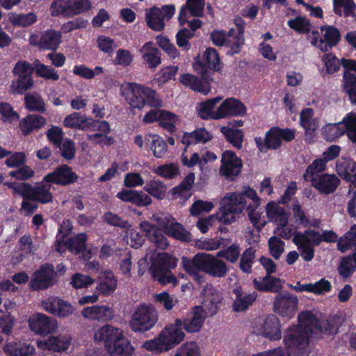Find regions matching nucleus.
Masks as SVG:
<instances>
[{
	"label": "nucleus",
	"instance_id": "nucleus-1",
	"mask_svg": "<svg viewBox=\"0 0 356 356\" xmlns=\"http://www.w3.org/2000/svg\"><path fill=\"white\" fill-rule=\"evenodd\" d=\"M298 325L290 327L286 331L284 341L289 356H305L308 354L309 332H322L323 328L311 312H302L298 315Z\"/></svg>",
	"mask_w": 356,
	"mask_h": 356
},
{
	"label": "nucleus",
	"instance_id": "nucleus-2",
	"mask_svg": "<svg viewBox=\"0 0 356 356\" xmlns=\"http://www.w3.org/2000/svg\"><path fill=\"white\" fill-rule=\"evenodd\" d=\"M181 318H177L173 323L165 326L159 336L143 343V347L149 351L163 353L178 345L185 339Z\"/></svg>",
	"mask_w": 356,
	"mask_h": 356
},
{
	"label": "nucleus",
	"instance_id": "nucleus-3",
	"mask_svg": "<svg viewBox=\"0 0 356 356\" xmlns=\"http://www.w3.org/2000/svg\"><path fill=\"white\" fill-rule=\"evenodd\" d=\"M210 254L199 253L192 259L182 258V265L187 272L201 270L214 277H224L229 270L225 261Z\"/></svg>",
	"mask_w": 356,
	"mask_h": 356
},
{
	"label": "nucleus",
	"instance_id": "nucleus-4",
	"mask_svg": "<svg viewBox=\"0 0 356 356\" xmlns=\"http://www.w3.org/2000/svg\"><path fill=\"white\" fill-rule=\"evenodd\" d=\"M158 321L155 308L147 304L138 306L133 312L129 325L135 332H144L151 330Z\"/></svg>",
	"mask_w": 356,
	"mask_h": 356
},
{
	"label": "nucleus",
	"instance_id": "nucleus-5",
	"mask_svg": "<svg viewBox=\"0 0 356 356\" xmlns=\"http://www.w3.org/2000/svg\"><path fill=\"white\" fill-rule=\"evenodd\" d=\"M321 234L314 229H306L303 232H296L293 243L300 252V256L305 261H310L314 257V245L321 243Z\"/></svg>",
	"mask_w": 356,
	"mask_h": 356
},
{
	"label": "nucleus",
	"instance_id": "nucleus-6",
	"mask_svg": "<svg viewBox=\"0 0 356 356\" xmlns=\"http://www.w3.org/2000/svg\"><path fill=\"white\" fill-rule=\"evenodd\" d=\"M91 6L90 0H55L51 5V14L52 16L71 17L87 12Z\"/></svg>",
	"mask_w": 356,
	"mask_h": 356
},
{
	"label": "nucleus",
	"instance_id": "nucleus-7",
	"mask_svg": "<svg viewBox=\"0 0 356 356\" xmlns=\"http://www.w3.org/2000/svg\"><path fill=\"white\" fill-rule=\"evenodd\" d=\"M40 306L47 313L63 319L69 318L74 312L70 302L56 296L42 300Z\"/></svg>",
	"mask_w": 356,
	"mask_h": 356
},
{
	"label": "nucleus",
	"instance_id": "nucleus-8",
	"mask_svg": "<svg viewBox=\"0 0 356 356\" xmlns=\"http://www.w3.org/2000/svg\"><path fill=\"white\" fill-rule=\"evenodd\" d=\"M253 332L270 340H278L282 337L279 319L273 314L268 316L264 320L256 321L253 325Z\"/></svg>",
	"mask_w": 356,
	"mask_h": 356
},
{
	"label": "nucleus",
	"instance_id": "nucleus-9",
	"mask_svg": "<svg viewBox=\"0 0 356 356\" xmlns=\"http://www.w3.org/2000/svg\"><path fill=\"white\" fill-rule=\"evenodd\" d=\"M86 241H87V236L85 233H80L77 234L75 237L70 238L65 243H62L59 238H57L56 243V250L59 252H63L65 251V248H67V249L74 254H79L82 253L83 258L84 260H88L92 257V255L94 252L92 250H88L86 251Z\"/></svg>",
	"mask_w": 356,
	"mask_h": 356
},
{
	"label": "nucleus",
	"instance_id": "nucleus-10",
	"mask_svg": "<svg viewBox=\"0 0 356 356\" xmlns=\"http://www.w3.org/2000/svg\"><path fill=\"white\" fill-rule=\"evenodd\" d=\"M29 325L31 331L40 335L53 333L58 327L56 319L42 313L32 315L29 319Z\"/></svg>",
	"mask_w": 356,
	"mask_h": 356
},
{
	"label": "nucleus",
	"instance_id": "nucleus-11",
	"mask_svg": "<svg viewBox=\"0 0 356 356\" xmlns=\"http://www.w3.org/2000/svg\"><path fill=\"white\" fill-rule=\"evenodd\" d=\"M298 300L296 296L289 292L278 294L273 302L274 311L278 314L291 318L297 309Z\"/></svg>",
	"mask_w": 356,
	"mask_h": 356
},
{
	"label": "nucleus",
	"instance_id": "nucleus-12",
	"mask_svg": "<svg viewBox=\"0 0 356 356\" xmlns=\"http://www.w3.org/2000/svg\"><path fill=\"white\" fill-rule=\"evenodd\" d=\"M206 319L205 310L201 306H195L181 319L182 327L188 333H197L202 329Z\"/></svg>",
	"mask_w": 356,
	"mask_h": 356
},
{
	"label": "nucleus",
	"instance_id": "nucleus-13",
	"mask_svg": "<svg viewBox=\"0 0 356 356\" xmlns=\"http://www.w3.org/2000/svg\"><path fill=\"white\" fill-rule=\"evenodd\" d=\"M77 179L78 175L72 171L70 167L62 165L44 176L43 181L47 183L66 186L76 182Z\"/></svg>",
	"mask_w": 356,
	"mask_h": 356
},
{
	"label": "nucleus",
	"instance_id": "nucleus-14",
	"mask_svg": "<svg viewBox=\"0 0 356 356\" xmlns=\"http://www.w3.org/2000/svg\"><path fill=\"white\" fill-rule=\"evenodd\" d=\"M280 203L270 201L265 207V212L268 221L277 226V229L286 227L289 223V214L280 206Z\"/></svg>",
	"mask_w": 356,
	"mask_h": 356
},
{
	"label": "nucleus",
	"instance_id": "nucleus-15",
	"mask_svg": "<svg viewBox=\"0 0 356 356\" xmlns=\"http://www.w3.org/2000/svg\"><path fill=\"white\" fill-rule=\"evenodd\" d=\"M72 339V337L68 334H60L50 336L45 339L39 340L37 345L39 348L44 350L61 352L69 348Z\"/></svg>",
	"mask_w": 356,
	"mask_h": 356
},
{
	"label": "nucleus",
	"instance_id": "nucleus-16",
	"mask_svg": "<svg viewBox=\"0 0 356 356\" xmlns=\"http://www.w3.org/2000/svg\"><path fill=\"white\" fill-rule=\"evenodd\" d=\"M54 270L53 266L45 264L37 270L33 276L29 286L33 290L47 289L53 284Z\"/></svg>",
	"mask_w": 356,
	"mask_h": 356
},
{
	"label": "nucleus",
	"instance_id": "nucleus-17",
	"mask_svg": "<svg viewBox=\"0 0 356 356\" xmlns=\"http://www.w3.org/2000/svg\"><path fill=\"white\" fill-rule=\"evenodd\" d=\"M124 335V331L111 324H106L97 328L94 332V340L104 342L106 349Z\"/></svg>",
	"mask_w": 356,
	"mask_h": 356
},
{
	"label": "nucleus",
	"instance_id": "nucleus-18",
	"mask_svg": "<svg viewBox=\"0 0 356 356\" xmlns=\"http://www.w3.org/2000/svg\"><path fill=\"white\" fill-rule=\"evenodd\" d=\"M220 172L227 177L232 178L238 176L241 170V159L232 151H226L221 159Z\"/></svg>",
	"mask_w": 356,
	"mask_h": 356
},
{
	"label": "nucleus",
	"instance_id": "nucleus-19",
	"mask_svg": "<svg viewBox=\"0 0 356 356\" xmlns=\"http://www.w3.org/2000/svg\"><path fill=\"white\" fill-rule=\"evenodd\" d=\"M294 136L295 131L292 129L274 127L266 134L265 145L268 148L277 149L281 145L283 140L290 141L294 138Z\"/></svg>",
	"mask_w": 356,
	"mask_h": 356
},
{
	"label": "nucleus",
	"instance_id": "nucleus-20",
	"mask_svg": "<svg viewBox=\"0 0 356 356\" xmlns=\"http://www.w3.org/2000/svg\"><path fill=\"white\" fill-rule=\"evenodd\" d=\"M322 194L333 193L339 184L340 180L333 174H322L309 181Z\"/></svg>",
	"mask_w": 356,
	"mask_h": 356
},
{
	"label": "nucleus",
	"instance_id": "nucleus-21",
	"mask_svg": "<svg viewBox=\"0 0 356 356\" xmlns=\"http://www.w3.org/2000/svg\"><path fill=\"white\" fill-rule=\"evenodd\" d=\"M95 128H89L88 130L99 131L94 134H88L87 138L93 144L109 145L113 143V139L108 136L111 131L109 124L106 121H98L95 120Z\"/></svg>",
	"mask_w": 356,
	"mask_h": 356
},
{
	"label": "nucleus",
	"instance_id": "nucleus-22",
	"mask_svg": "<svg viewBox=\"0 0 356 356\" xmlns=\"http://www.w3.org/2000/svg\"><path fill=\"white\" fill-rule=\"evenodd\" d=\"M246 112L245 106L234 98H227L217 108L216 119H221L229 115H241Z\"/></svg>",
	"mask_w": 356,
	"mask_h": 356
},
{
	"label": "nucleus",
	"instance_id": "nucleus-23",
	"mask_svg": "<svg viewBox=\"0 0 356 356\" xmlns=\"http://www.w3.org/2000/svg\"><path fill=\"white\" fill-rule=\"evenodd\" d=\"M300 124L305 131V140L307 143L313 141L316 131L318 127V122L314 117V111L305 108L300 113Z\"/></svg>",
	"mask_w": 356,
	"mask_h": 356
},
{
	"label": "nucleus",
	"instance_id": "nucleus-24",
	"mask_svg": "<svg viewBox=\"0 0 356 356\" xmlns=\"http://www.w3.org/2000/svg\"><path fill=\"white\" fill-rule=\"evenodd\" d=\"M221 302V296L212 285L207 284L203 290L202 305L209 315L216 314Z\"/></svg>",
	"mask_w": 356,
	"mask_h": 356
},
{
	"label": "nucleus",
	"instance_id": "nucleus-25",
	"mask_svg": "<svg viewBox=\"0 0 356 356\" xmlns=\"http://www.w3.org/2000/svg\"><path fill=\"white\" fill-rule=\"evenodd\" d=\"M82 316L90 320L108 321L113 318V309L107 305H93L81 311Z\"/></svg>",
	"mask_w": 356,
	"mask_h": 356
},
{
	"label": "nucleus",
	"instance_id": "nucleus-26",
	"mask_svg": "<svg viewBox=\"0 0 356 356\" xmlns=\"http://www.w3.org/2000/svg\"><path fill=\"white\" fill-rule=\"evenodd\" d=\"M140 227L145 236L149 237L151 242L158 248L165 250L169 246V242L165 236L149 222H141Z\"/></svg>",
	"mask_w": 356,
	"mask_h": 356
},
{
	"label": "nucleus",
	"instance_id": "nucleus-27",
	"mask_svg": "<svg viewBox=\"0 0 356 356\" xmlns=\"http://www.w3.org/2000/svg\"><path fill=\"white\" fill-rule=\"evenodd\" d=\"M50 189L51 186L44 184L42 181L37 184L35 186L30 184L26 198L42 204L50 203L53 201V195Z\"/></svg>",
	"mask_w": 356,
	"mask_h": 356
},
{
	"label": "nucleus",
	"instance_id": "nucleus-28",
	"mask_svg": "<svg viewBox=\"0 0 356 356\" xmlns=\"http://www.w3.org/2000/svg\"><path fill=\"white\" fill-rule=\"evenodd\" d=\"M324 42V52L330 51L337 46L341 39L340 31L332 25H323L320 27Z\"/></svg>",
	"mask_w": 356,
	"mask_h": 356
},
{
	"label": "nucleus",
	"instance_id": "nucleus-29",
	"mask_svg": "<svg viewBox=\"0 0 356 356\" xmlns=\"http://www.w3.org/2000/svg\"><path fill=\"white\" fill-rule=\"evenodd\" d=\"M95 120L82 115L79 113H73L68 115L63 120L65 127L77 129L80 130L87 131L89 128H95Z\"/></svg>",
	"mask_w": 356,
	"mask_h": 356
},
{
	"label": "nucleus",
	"instance_id": "nucleus-30",
	"mask_svg": "<svg viewBox=\"0 0 356 356\" xmlns=\"http://www.w3.org/2000/svg\"><path fill=\"white\" fill-rule=\"evenodd\" d=\"M338 175L343 179L356 184V162L351 159H341L336 165Z\"/></svg>",
	"mask_w": 356,
	"mask_h": 356
},
{
	"label": "nucleus",
	"instance_id": "nucleus-31",
	"mask_svg": "<svg viewBox=\"0 0 356 356\" xmlns=\"http://www.w3.org/2000/svg\"><path fill=\"white\" fill-rule=\"evenodd\" d=\"M3 350L7 356H33L35 351L33 346L17 341L6 343Z\"/></svg>",
	"mask_w": 356,
	"mask_h": 356
},
{
	"label": "nucleus",
	"instance_id": "nucleus-32",
	"mask_svg": "<svg viewBox=\"0 0 356 356\" xmlns=\"http://www.w3.org/2000/svg\"><path fill=\"white\" fill-rule=\"evenodd\" d=\"M111 356H131L134 349L129 340L123 335L120 339L106 348Z\"/></svg>",
	"mask_w": 356,
	"mask_h": 356
},
{
	"label": "nucleus",
	"instance_id": "nucleus-33",
	"mask_svg": "<svg viewBox=\"0 0 356 356\" xmlns=\"http://www.w3.org/2000/svg\"><path fill=\"white\" fill-rule=\"evenodd\" d=\"M46 124V120L42 116L36 115H28L22 118L19 123L20 130L24 135H29L31 132L38 130Z\"/></svg>",
	"mask_w": 356,
	"mask_h": 356
},
{
	"label": "nucleus",
	"instance_id": "nucleus-34",
	"mask_svg": "<svg viewBox=\"0 0 356 356\" xmlns=\"http://www.w3.org/2000/svg\"><path fill=\"white\" fill-rule=\"evenodd\" d=\"M62 35L60 31L47 29L41 33L42 49L56 51L61 43Z\"/></svg>",
	"mask_w": 356,
	"mask_h": 356
},
{
	"label": "nucleus",
	"instance_id": "nucleus-35",
	"mask_svg": "<svg viewBox=\"0 0 356 356\" xmlns=\"http://www.w3.org/2000/svg\"><path fill=\"white\" fill-rule=\"evenodd\" d=\"M143 58L151 69L156 68L161 63L160 51L154 46L152 42H147L143 46Z\"/></svg>",
	"mask_w": 356,
	"mask_h": 356
},
{
	"label": "nucleus",
	"instance_id": "nucleus-36",
	"mask_svg": "<svg viewBox=\"0 0 356 356\" xmlns=\"http://www.w3.org/2000/svg\"><path fill=\"white\" fill-rule=\"evenodd\" d=\"M234 292L236 294V299L233 303V309L235 312H243L247 309L257 298L256 292L243 293L241 289H235Z\"/></svg>",
	"mask_w": 356,
	"mask_h": 356
},
{
	"label": "nucleus",
	"instance_id": "nucleus-37",
	"mask_svg": "<svg viewBox=\"0 0 356 356\" xmlns=\"http://www.w3.org/2000/svg\"><path fill=\"white\" fill-rule=\"evenodd\" d=\"M221 204H225L227 207L232 210H236V212L241 213L247 207V202L241 193H227L222 199Z\"/></svg>",
	"mask_w": 356,
	"mask_h": 356
},
{
	"label": "nucleus",
	"instance_id": "nucleus-38",
	"mask_svg": "<svg viewBox=\"0 0 356 356\" xmlns=\"http://www.w3.org/2000/svg\"><path fill=\"white\" fill-rule=\"evenodd\" d=\"M195 175L189 173L182 182L172 189V195L174 199L186 200L191 196V190L194 184Z\"/></svg>",
	"mask_w": 356,
	"mask_h": 356
},
{
	"label": "nucleus",
	"instance_id": "nucleus-39",
	"mask_svg": "<svg viewBox=\"0 0 356 356\" xmlns=\"http://www.w3.org/2000/svg\"><path fill=\"white\" fill-rule=\"evenodd\" d=\"M145 143L149 145L154 156L162 158L167 152L168 146L163 139L156 134H147L145 136Z\"/></svg>",
	"mask_w": 356,
	"mask_h": 356
},
{
	"label": "nucleus",
	"instance_id": "nucleus-40",
	"mask_svg": "<svg viewBox=\"0 0 356 356\" xmlns=\"http://www.w3.org/2000/svg\"><path fill=\"white\" fill-rule=\"evenodd\" d=\"M165 234L170 237L173 238L181 242H189L192 241V236L190 232L186 230L184 227L174 218Z\"/></svg>",
	"mask_w": 356,
	"mask_h": 356
},
{
	"label": "nucleus",
	"instance_id": "nucleus-41",
	"mask_svg": "<svg viewBox=\"0 0 356 356\" xmlns=\"http://www.w3.org/2000/svg\"><path fill=\"white\" fill-rule=\"evenodd\" d=\"M105 275L96 286V292L105 296L112 294L117 289V280L111 272H104Z\"/></svg>",
	"mask_w": 356,
	"mask_h": 356
},
{
	"label": "nucleus",
	"instance_id": "nucleus-42",
	"mask_svg": "<svg viewBox=\"0 0 356 356\" xmlns=\"http://www.w3.org/2000/svg\"><path fill=\"white\" fill-rule=\"evenodd\" d=\"M204 62L199 61L198 65L202 68H208L215 71H219L221 69V63L216 49L209 47L204 53Z\"/></svg>",
	"mask_w": 356,
	"mask_h": 356
},
{
	"label": "nucleus",
	"instance_id": "nucleus-43",
	"mask_svg": "<svg viewBox=\"0 0 356 356\" xmlns=\"http://www.w3.org/2000/svg\"><path fill=\"white\" fill-rule=\"evenodd\" d=\"M167 186L159 179H152L147 181L143 190L150 197H153L157 200H163L166 196Z\"/></svg>",
	"mask_w": 356,
	"mask_h": 356
},
{
	"label": "nucleus",
	"instance_id": "nucleus-44",
	"mask_svg": "<svg viewBox=\"0 0 356 356\" xmlns=\"http://www.w3.org/2000/svg\"><path fill=\"white\" fill-rule=\"evenodd\" d=\"M356 4L354 0H333V10L340 17L354 16Z\"/></svg>",
	"mask_w": 356,
	"mask_h": 356
},
{
	"label": "nucleus",
	"instance_id": "nucleus-45",
	"mask_svg": "<svg viewBox=\"0 0 356 356\" xmlns=\"http://www.w3.org/2000/svg\"><path fill=\"white\" fill-rule=\"evenodd\" d=\"M221 97H217L200 103L197 107V112L200 117L204 120H217L215 118L216 115H217V109L215 111L214 107L217 103L221 101Z\"/></svg>",
	"mask_w": 356,
	"mask_h": 356
},
{
	"label": "nucleus",
	"instance_id": "nucleus-46",
	"mask_svg": "<svg viewBox=\"0 0 356 356\" xmlns=\"http://www.w3.org/2000/svg\"><path fill=\"white\" fill-rule=\"evenodd\" d=\"M146 22L148 26L154 31H161L163 29L165 23L161 10L157 7H153L146 14Z\"/></svg>",
	"mask_w": 356,
	"mask_h": 356
},
{
	"label": "nucleus",
	"instance_id": "nucleus-47",
	"mask_svg": "<svg viewBox=\"0 0 356 356\" xmlns=\"http://www.w3.org/2000/svg\"><path fill=\"white\" fill-rule=\"evenodd\" d=\"M212 135L204 128L197 129L191 133L185 134L182 138V143H206L210 141Z\"/></svg>",
	"mask_w": 356,
	"mask_h": 356
},
{
	"label": "nucleus",
	"instance_id": "nucleus-48",
	"mask_svg": "<svg viewBox=\"0 0 356 356\" xmlns=\"http://www.w3.org/2000/svg\"><path fill=\"white\" fill-rule=\"evenodd\" d=\"M9 20L13 26L28 27L38 21V17L33 12L26 14L14 13L9 16Z\"/></svg>",
	"mask_w": 356,
	"mask_h": 356
},
{
	"label": "nucleus",
	"instance_id": "nucleus-49",
	"mask_svg": "<svg viewBox=\"0 0 356 356\" xmlns=\"http://www.w3.org/2000/svg\"><path fill=\"white\" fill-rule=\"evenodd\" d=\"M35 66V72L37 76L42 78L47 81H58L60 76L58 71L53 68L51 66L46 65L41 63L39 60H35L33 62Z\"/></svg>",
	"mask_w": 356,
	"mask_h": 356
},
{
	"label": "nucleus",
	"instance_id": "nucleus-50",
	"mask_svg": "<svg viewBox=\"0 0 356 356\" xmlns=\"http://www.w3.org/2000/svg\"><path fill=\"white\" fill-rule=\"evenodd\" d=\"M245 211L250 221L256 229H261L266 225L261 206H247Z\"/></svg>",
	"mask_w": 356,
	"mask_h": 356
},
{
	"label": "nucleus",
	"instance_id": "nucleus-51",
	"mask_svg": "<svg viewBox=\"0 0 356 356\" xmlns=\"http://www.w3.org/2000/svg\"><path fill=\"white\" fill-rule=\"evenodd\" d=\"M327 161L321 156L315 159L309 166H307L303 177L305 181H309L312 179L315 178L317 176L321 175L319 174L325 170Z\"/></svg>",
	"mask_w": 356,
	"mask_h": 356
},
{
	"label": "nucleus",
	"instance_id": "nucleus-52",
	"mask_svg": "<svg viewBox=\"0 0 356 356\" xmlns=\"http://www.w3.org/2000/svg\"><path fill=\"white\" fill-rule=\"evenodd\" d=\"M122 95L134 108H141L145 104V90H123Z\"/></svg>",
	"mask_w": 356,
	"mask_h": 356
},
{
	"label": "nucleus",
	"instance_id": "nucleus-53",
	"mask_svg": "<svg viewBox=\"0 0 356 356\" xmlns=\"http://www.w3.org/2000/svg\"><path fill=\"white\" fill-rule=\"evenodd\" d=\"M156 266H157L154 264L149 268V271L154 280H157L163 285L170 283L173 284H177V280L170 271L168 270L159 269Z\"/></svg>",
	"mask_w": 356,
	"mask_h": 356
},
{
	"label": "nucleus",
	"instance_id": "nucleus-54",
	"mask_svg": "<svg viewBox=\"0 0 356 356\" xmlns=\"http://www.w3.org/2000/svg\"><path fill=\"white\" fill-rule=\"evenodd\" d=\"M342 122L338 123H329L322 128V134L327 140L332 141L345 134Z\"/></svg>",
	"mask_w": 356,
	"mask_h": 356
},
{
	"label": "nucleus",
	"instance_id": "nucleus-55",
	"mask_svg": "<svg viewBox=\"0 0 356 356\" xmlns=\"http://www.w3.org/2000/svg\"><path fill=\"white\" fill-rule=\"evenodd\" d=\"M179 70L178 66H167L162 68L159 73L155 75L153 79V85L157 84L159 87L170 80L175 79L177 72Z\"/></svg>",
	"mask_w": 356,
	"mask_h": 356
},
{
	"label": "nucleus",
	"instance_id": "nucleus-56",
	"mask_svg": "<svg viewBox=\"0 0 356 356\" xmlns=\"http://www.w3.org/2000/svg\"><path fill=\"white\" fill-rule=\"evenodd\" d=\"M343 127L348 138L356 143V113L350 112L342 120Z\"/></svg>",
	"mask_w": 356,
	"mask_h": 356
},
{
	"label": "nucleus",
	"instance_id": "nucleus-57",
	"mask_svg": "<svg viewBox=\"0 0 356 356\" xmlns=\"http://www.w3.org/2000/svg\"><path fill=\"white\" fill-rule=\"evenodd\" d=\"M177 259L169 254L167 252L159 253L152 261L151 266L156 264V268L159 269L168 270L169 268H175L177 266Z\"/></svg>",
	"mask_w": 356,
	"mask_h": 356
},
{
	"label": "nucleus",
	"instance_id": "nucleus-58",
	"mask_svg": "<svg viewBox=\"0 0 356 356\" xmlns=\"http://www.w3.org/2000/svg\"><path fill=\"white\" fill-rule=\"evenodd\" d=\"M356 244V225H353L345 235L339 238L337 243L338 250L346 252Z\"/></svg>",
	"mask_w": 356,
	"mask_h": 356
},
{
	"label": "nucleus",
	"instance_id": "nucleus-59",
	"mask_svg": "<svg viewBox=\"0 0 356 356\" xmlns=\"http://www.w3.org/2000/svg\"><path fill=\"white\" fill-rule=\"evenodd\" d=\"M290 29L298 33H308L311 31V23L306 17L298 16L287 22Z\"/></svg>",
	"mask_w": 356,
	"mask_h": 356
},
{
	"label": "nucleus",
	"instance_id": "nucleus-60",
	"mask_svg": "<svg viewBox=\"0 0 356 356\" xmlns=\"http://www.w3.org/2000/svg\"><path fill=\"white\" fill-rule=\"evenodd\" d=\"M221 132L234 147L238 149L242 147L243 134L241 129L222 127H221Z\"/></svg>",
	"mask_w": 356,
	"mask_h": 356
},
{
	"label": "nucleus",
	"instance_id": "nucleus-61",
	"mask_svg": "<svg viewBox=\"0 0 356 356\" xmlns=\"http://www.w3.org/2000/svg\"><path fill=\"white\" fill-rule=\"evenodd\" d=\"M240 213L236 210H232L225 204H221L219 211L217 213L216 220H218L222 224L230 225L237 220Z\"/></svg>",
	"mask_w": 356,
	"mask_h": 356
},
{
	"label": "nucleus",
	"instance_id": "nucleus-62",
	"mask_svg": "<svg viewBox=\"0 0 356 356\" xmlns=\"http://www.w3.org/2000/svg\"><path fill=\"white\" fill-rule=\"evenodd\" d=\"M95 280L90 275L81 273H76L72 275L70 280V284L75 289L88 288L95 283Z\"/></svg>",
	"mask_w": 356,
	"mask_h": 356
},
{
	"label": "nucleus",
	"instance_id": "nucleus-63",
	"mask_svg": "<svg viewBox=\"0 0 356 356\" xmlns=\"http://www.w3.org/2000/svg\"><path fill=\"white\" fill-rule=\"evenodd\" d=\"M256 250L254 248H247L241 254L240 260V268L243 273H250L255 259Z\"/></svg>",
	"mask_w": 356,
	"mask_h": 356
},
{
	"label": "nucleus",
	"instance_id": "nucleus-64",
	"mask_svg": "<svg viewBox=\"0 0 356 356\" xmlns=\"http://www.w3.org/2000/svg\"><path fill=\"white\" fill-rule=\"evenodd\" d=\"M174 356H201L200 348L195 341H188L177 348Z\"/></svg>",
	"mask_w": 356,
	"mask_h": 356
}]
</instances>
